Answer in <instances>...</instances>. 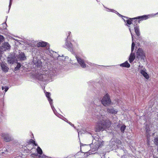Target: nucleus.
I'll return each mask as SVG.
<instances>
[{"instance_id":"nucleus-19","label":"nucleus","mask_w":158,"mask_h":158,"mask_svg":"<svg viewBox=\"0 0 158 158\" xmlns=\"http://www.w3.org/2000/svg\"><path fill=\"white\" fill-rule=\"evenodd\" d=\"M126 126L125 125H123L120 127V130L123 133L126 129Z\"/></svg>"},{"instance_id":"nucleus-9","label":"nucleus","mask_w":158,"mask_h":158,"mask_svg":"<svg viewBox=\"0 0 158 158\" xmlns=\"http://www.w3.org/2000/svg\"><path fill=\"white\" fill-rule=\"evenodd\" d=\"M10 46L8 42H5L2 44L1 47L2 50L4 51L10 49Z\"/></svg>"},{"instance_id":"nucleus-18","label":"nucleus","mask_w":158,"mask_h":158,"mask_svg":"<svg viewBox=\"0 0 158 158\" xmlns=\"http://www.w3.org/2000/svg\"><path fill=\"white\" fill-rule=\"evenodd\" d=\"M154 142L155 144L157 146L158 148V136L156 137L154 139Z\"/></svg>"},{"instance_id":"nucleus-28","label":"nucleus","mask_w":158,"mask_h":158,"mask_svg":"<svg viewBox=\"0 0 158 158\" xmlns=\"http://www.w3.org/2000/svg\"><path fill=\"white\" fill-rule=\"evenodd\" d=\"M129 30L131 33V36H132V41H133V35L132 33L131 32V29L130 28H129Z\"/></svg>"},{"instance_id":"nucleus-3","label":"nucleus","mask_w":158,"mask_h":158,"mask_svg":"<svg viewBox=\"0 0 158 158\" xmlns=\"http://www.w3.org/2000/svg\"><path fill=\"white\" fill-rule=\"evenodd\" d=\"M145 58V54L143 50L141 48H139L136 52V58L138 59L144 60Z\"/></svg>"},{"instance_id":"nucleus-11","label":"nucleus","mask_w":158,"mask_h":158,"mask_svg":"<svg viewBox=\"0 0 158 158\" xmlns=\"http://www.w3.org/2000/svg\"><path fill=\"white\" fill-rule=\"evenodd\" d=\"M148 16L149 15H146L139 16L135 18L136 20H137V21H139L140 22L141 21L147 19L148 18Z\"/></svg>"},{"instance_id":"nucleus-6","label":"nucleus","mask_w":158,"mask_h":158,"mask_svg":"<svg viewBox=\"0 0 158 158\" xmlns=\"http://www.w3.org/2000/svg\"><path fill=\"white\" fill-rule=\"evenodd\" d=\"M145 130L146 131V133L147 134L146 135V136L147 139V143L148 145H150V134H151V133L150 132V129L149 127V126H148V125H146V127H145Z\"/></svg>"},{"instance_id":"nucleus-35","label":"nucleus","mask_w":158,"mask_h":158,"mask_svg":"<svg viewBox=\"0 0 158 158\" xmlns=\"http://www.w3.org/2000/svg\"><path fill=\"white\" fill-rule=\"evenodd\" d=\"M42 158H45V156H42Z\"/></svg>"},{"instance_id":"nucleus-29","label":"nucleus","mask_w":158,"mask_h":158,"mask_svg":"<svg viewBox=\"0 0 158 158\" xmlns=\"http://www.w3.org/2000/svg\"><path fill=\"white\" fill-rule=\"evenodd\" d=\"M20 67H21V65H20V64H18L17 67H16L18 68V69H19V68Z\"/></svg>"},{"instance_id":"nucleus-4","label":"nucleus","mask_w":158,"mask_h":158,"mask_svg":"<svg viewBox=\"0 0 158 158\" xmlns=\"http://www.w3.org/2000/svg\"><path fill=\"white\" fill-rule=\"evenodd\" d=\"M139 23V21H137V20H135L134 22H133V24L134 25L135 32L138 36H139L140 35L139 27L138 24Z\"/></svg>"},{"instance_id":"nucleus-20","label":"nucleus","mask_w":158,"mask_h":158,"mask_svg":"<svg viewBox=\"0 0 158 158\" xmlns=\"http://www.w3.org/2000/svg\"><path fill=\"white\" fill-rule=\"evenodd\" d=\"M135 46V43L134 42H132V45H131V51L132 52L134 50V48Z\"/></svg>"},{"instance_id":"nucleus-25","label":"nucleus","mask_w":158,"mask_h":158,"mask_svg":"<svg viewBox=\"0 0 158 158\" xmlns=\"http://www.w3.org/2000/svg\"><path fill=\"white\" fill-rule=\"evenodd\" d=\"M2 90H4V89H5V88L4 87H2ZM8 88L7 87H6V88H5V92H6L7 90H8Z\"/></svg>"},{"instance_id":"nucleus-36","label":"nucleus","mask_w":158,"mask_h":158,"mask_svg":"<svg viewBox=\"0 0 158 158\" xmlns=\"http://www.w3.org/2000/svg\"><path fill=\"white\" fill-rule=\"evenodd\" d=\"M40 156H39V157H40Z\"/></svg>"},{"instance_id":"nucleus-26","label":"nucleus","mask_w":158,"mask_h":158,"mask_svg":"<svg viewBox=\"0 0 158 158\" xmlns=\"http://www.w3.org/2000/svg\"><path fill=\"white\" fill-rule=\"evenodd\" d=\"M37 156V154H36V153H32V154H31L30 155V156L32 157H34V156Z\"/></svg>"},{"instance_id":"nucleus-33","label":"nucleus","mask_w":158,"mask_h":158,"mask_svg":"<svg viewBox=\"0 0 158 158\" xmlns=\"http://www.w3.org/2000/svg\"><path fill=\"white\" fill-rule=\"evenodd\" d=\"M18 69V68H17V67H15V71H16Z\"/></svg>"},{"instance_id":"nucleus-10","label":"nucleus","mask_w":158,"mask_h":158,"mask_svg":"<svg viewBox=\"0 0 158 158\" xmlns=\"http://www.w3.org/2000/svg\"><path fill=\"white\" fill-rule=\"evenodd\" d=\"M124 17L126 19V20L124 19L125 22H127V23L129 25H131L132 23L133 24V22L136 20L135 18H128L125 16H124Z\"/></svg>"},{"instance_id":"nucleus-15","label":"nucleus","mask_w":158,"mask_h":158,"mask_svg":"<svg viewBox=\"0 0 158 158\" xmlns=\"http://www.w3.org/2000/svg\"><path fill=\"white\" fill-rule=\"evenodd\" d=\"M120 66L123 67L129 68L130 67V64L127 61H125L124 63L121 64L120 65Z\"/></svg>"},{"instance_id":"nucleus-31","label":"nucleus","mask_w":158,"mask_h":158,"mask_svg":"<svg viewBox=\"0 0 158 158\" xmlns=\"http://www.w3.org/2000/svg\"><path fill=\"white\" fill-rule=\"evenodd\" d=\"M102 118V115H101L100 116H98L97 118L98 119H100Z\"/></svg>"},{"instance_id":"nucleus-37","label":"nucleus","mask_w":158,"mask_h":158,"mask_svg":"<svg viewBox=\"0 0 158 158\" xmlns=\"http://www.w3.org/2000/svg\"><path fill=\"white\" fill-rule=\"evenodd\" d=\"M157 151H158V148H157Z\"/></svg>"},{"instance_id":"nucleus-5","label":"nucleus","mask_w":158,"mask_h":158,"mask_svg":"<svg viewBox=\"0 0 158 158\" xmlns=\"http://www.w3.org/2000/svg\"><path fill=\"white\" fill-rule=\"evenodd\" d=\"M1 136L3 139L6 142L11 141L13 139L12 137L7 133H2Z\"/></svg>"},{"instance_id":"nucleus-23","label":"nucleus","mask_w":158,"mask_h":158,"mask_svg":"<svg viewBox=\"0 0 158 158\" xmlns=\"http://www.w3.org/2000/svg\"><path fill=\"white\" fill-rule=\"evenodd\" d=\"M48 100L49 102V103L50 104V105H51L52 104V99L50 98V97H49V98H48Z\"/></svg>"},{"instance_id":"nucleus-34","label":"nucleus","mask_w":158,"mask_h":158,"mask_svg":"<svg viewBox=\"0 0 158 158\" xmlns=\"http://www.w3.org/2000/svg\"><path fill=\"white\" fill-rule=\"evenodd\" d=\"M34 145H35V146H37V144L36 143H35H35H33Z\"/></svg>"},{"instance_id":"nucleus-21","label":"nucleus","mask_w":158,"mask_h":158,"mask_svg":"<svg viewBox=\"0 0 158 158\" xmlns=\"http://www.w3.org/2000/svg\"><path fill=\"white\" fill-rule=\"evenodd\" d=\"M104 144V142L103 141H101L98 143V148H101Z\"/></svg>"},{"instance_id":"nucleus-22","label":"nucleus","mask_w":158,"mask_h":158,"mask_svg":"<svg viewBox=\"0 0 158 158\" xmlns=\"http://www.w3.org/2000/svg\"><path fill=\"white\" fill-rule=\"evenodd\" d=\"M51 94L49 92H46V95L47 97L48 98L50 97Z\"/></svg>"},{"instance_id":"nucleus-32","label":"nucleus","mask_w":158,"mask_h":158,"mask_svg":"<svg viewBox=\"0 0 158 158\" xmlns=\"http://www.w3.org/2000/svg\"><path fill=\"white\" fill-rule=\"evenodd\" d=\"M68 34H69V35L68 36L67 38H68L70 34H71V32L68 31Z\"/></svg>"},{"instance_id":"nucleus-27","label":"nucleus","mask_w":158,"mask_h":158,"mask_svg":"<svg viewBox=\"0 0 158 158\" xmlns=\"http://www.w3.org/2000/svg\"><path fill=\"white\" fill-rule=\"evenodd\" d=\"M117 143L119 144H121L122 143L121 141L120 140L118 139L117 140Z\"/></svg>"},{"instance_id":"nucleus-24","label":"nucleus","mask_w":158,"mask_h":158,"mask_svg":"<svg viewBox=\"0 0 158 158\" xmlns=\"http://www.w3.org/2000/svg\"><path fill=\"white\" fill-rule=\"evenodd\" d=\"M28 143L29 144H30L31 143H32L33 144L35 143V141L32 139H30Z\"/></svg>"},{"instance_id":"nucleus-8","label":"nucleus","mask_w":158,"mask_h":158,"mask_svg":"<svg viewBox=\"0 0 158 158\" xmlns=\"http://www.w3.org/2000/svg\"><path fill=\"white\" fill-rule=\"evenodd\" d=\"M76 58L79 64L83 68H85L86 67V64L85 63L83 59L77 56H76Z\"/></svg>"},{"instance_id":"nucleus-12","label":"nucleus","mask_w":158,"mask_h":158,"mask_svg":"<svg viewBox=\"0 0 158 158\" xmlns=\"http://www.w3.org/2000/svg\"><path fill=\"white\" fill-rule=\"evenodd\" d=\"M107 113L113 114H116L117 112V110L114 109L113 108H107Z\"/></svg>"},{"instance_id":"nucleus-7","label":"nucleus","mask_w":158,"mask_h":158,"mask_svg":"<svg viewBox=\"0 0 158 158\" xmlns=\"http://www.w3.org/2000/svg\"><path fill=\"white\" fill-rule=\"evenodd\" d=\"M36 45L38 47H47V48H48V49L50 47V45L48 43L43 41L38 42L37 43Z\"/></svg>"},{"instance_id":"nucleus-13","label":"nucleus","mask_w":158,"mask_h":158,"mask_svg":"<svg viewBox=\"0 0 158 158\" xmlns=\"http://www.w3.org/2000/svg\"><path fill=\"white\" fill-rule=\"evenodd\" d=\"M140 73L146 79H148L149 78V76L145 70L141 69L140 71Z\"/></svg>"},{"instance_id":"nucleus-2","label":"nucleus","mask_w":158,"mask_h":158,"mask_svg":"<svg viewBox=\"0 0 158 158\" xmlns=\"http://www.w3.org/2000/svg\"><path fill=\"white\" fill-rule=\"evenodd\" d=\"M102 104L105 106H107L110 104L111 100L109 95L106 94L103 97L101 100Z\"/></svg>"},{"instance_id":"nucleus-16","label":"nucleus","mask_w":158,"mask_h":158,"mask_svg":"<svg viewBox=\"0 0 158 158\" xmlns=\"http://www.w3.org/2000/svg\"><path fill=\"white\" fill-rule=\"evenodd\" d=\"M135 58V56L134 53H131L129 59V62L131 63L134 60Z\"/></svg>"},{"instance_id":"nucleus-1","label":"nucleus","mask_w":158,"mask_h":158,"mask_svg":"<svg viewBox=\"0 0 158 158\" xmlns=\"http://www.w3.org/2000/svg\"><path fill=\"white\" fill-rule=\"evenodd\" d=\"M112 124L111 121L109 119H102L99 120L96 123L95 127L96 131L100 132L109 128Z\"/></svg>"},{"instance_id":"nucleus-14","label":"nucleus","mask_w":158,"mask_h":158,"mask_svg":"<svg viewBox=\"0 0 158 158\" xmlns=\"http://www.w3.org/2000/svg\"><path fill=\"white\" fill-rule=\"evenodd\" d=\"M1 67H2V70L3 71L5 72H7L9 70V68L5 64L2 63L1 64Z\"/></svg>"},{"instance_id":"nucleus-17","label":"nucleus","mask_w":158,"mask_h":158,"mask_svg":"<svg viewBox=\"0 0 158 158\" xmlns=\"http://www.w3.org/2000/svg\"><path fill=\"white\" fill-rule=\"evenodd\" d=\"M36 150L38 154L41 155L43 153L42 150L40 147H38L37 148Z\"/></svg>"},{"instance_id":"nucleus-30","label":"nucleus","mask_w":158,"mask_h":158,"mask_svg":"<svg viewBox=\"0 0 158 158\" xmlns=\"http://www.w3.org/2000/svg\"><path fill=\"white\" fill-rule=\"evenodd\" d=\"M21 57L22 58H24V57H25V55H24V54H22L21 55Z\"/></svg>"}]
</instances>
